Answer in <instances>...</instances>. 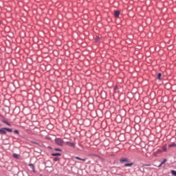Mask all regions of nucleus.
Listing matches in <instances>:
<instances>
[{
  "instance_id": "f03ea898",
  "label": "nucleus",
  "mask_w": 176,
  "mask_h": 176,
  "mask_svg": "<svg viewBox=\"0 0 176 176\" xmlns=\"http://www.w3.org/2000/svg\"><path fill=\"white\" fill-rule=\"evenodd\" d=\"M55 142L57 145H59V146H63V145L64 144V141L60 138H56L55 140Z\"/></svg>"
},
{
  "instance_id": "f3484780",
  "label": "nucleus",
  "mask_w": 176,
  "mask_h": 176,
  "mask_svg": "<svg viewBox=\"0 0 176 176\" xmlns=\"http://www.w3.org/2000/svg\"><path fill=\"white\" fill-rule=\"evenodd\" d=\"M55 151H56L58 152H61V149H60V148H55Z\"/></svg>"
},
{
  "instance_id": "7ed1b4c3",
  "label": "nucleus",
  "mask_w": 176,
  "mask_h": 176,
  "mask_svg": "<svg viewBox=\"0 0 176 176\" xmlns=\"http://www.w3.org/2000/svg\"><path fill=\"white\" fill-rule=\"evenodd\" d=\"M66 145H68V146H71L72 148H75V143L67 142Z\"/></svg>"
},
{
  "instance_id": "f8f14e48",
  "label": "nucleus",
  "mask_w": 176,
  "mask_h": 176,
  "mask_svg": "<svg viewBox=\"0 0 176 176\" xmlns=\"http://www.w3.org/2000/svg\"><path fill=\"white\" fill-rule=\"evenodd\" d=\"M168 146H169V148H173L174 146H176V145L175 143H173V144H169Z\"/></svg>"
},
{
  "instance_id": "2eb2a0df",
  "label": "nucleus",
  "mask_w": 176,
  "mask_h": 176,
  "mask_svg": "<svg viewBox=\"0 0 176 176\" xmlns=\"http://www.w3.org/2000/svg\"><path fill=\"white\" fill-rule=\"evenodd\" d=\"M58 160H60V158H58V157L54 158V162H58Z\"/></svg>"
},
{
  "instance_id": "1a4fd4ad",
  "label": "nucleus",
  "mask_w": 176,
  "mask_h": 176,
  "mask_svg": "<svg viewBox=\"0 0 176 176\" xmlns=\"http://www.w3.org/2000/svg\"><path fill=\"white\" fill-rule=\"evenodd\" d=\"M13 157H14V159H19V154L14 153V154H13Z\"/></svg>"
},
{
  "instance_id": "0eeeda50",
  "label": "nucleus",
  "mask_w": 176,
  "mask_h": 176,
  "mask_svg": "<svg viewBox=\"0 0 176 176\" xmlns=\"http://www.w3.org/2000/svg\"><path fill=\"white\" fill-rule=\"evenodd\" d=\"M52 156H61V153H52Z\"/></svg>"
},
{
  "instance_id": "ddd939ff",
  "label": "nucleus",
  "mask_w": 176,
  "mask_h": 176,
  "mask_svg": "<svg viewBox=\"0 0 176 176\" xmlns=\"http://www.w3.org/2000/svg\"><path fill=\"white\" fill-rule=\"evenodd\" d=\"M161 78H162V74H161V73H159V74H157V79H159V80H160Z\"/></svg>"
},
{
  "instance_id": "a211bd4d",
  "label": "nucleus",
  "mask_w": 176,
  "mask_h": 176,
  "mask_svg": "<svg viewBox=\"0 0 176 176\" xmlns=\"http://www.w3.org/2000/svg\"><path fill=\"white\" fill-rule=\"evenodd\" d=\"M4 123H6V124H7L8 126H10V124H9V122H4Z\"/></svg>"
},
{
  "instance_id": "423d86ee",
  "label": "nucleus",
  "mask_w": 176,
  "mask_h": 176,
  "mask_svg": "<svg viewBox=\"0 0 176 176\" xmlns=\"http://www.w3.org/2000/svg\"><path fill=\"white\" fill-rule=\"evenodd\" d=\"M133 165H134V163H133V162L129 163V164H125L124 167H131V166H133Z\"/></svg>"
},
{
  "instance_id": "20e7f679",
  "label": "nucleus",
  "mask_w": 176,
  "mask_h": 176,
  "mask_svg": "<svg viewBox=\"0 0 176 176\" xmlns=\"http://www.w3.org/2000/svg\"><path fill=\"white\" fill-rule=\"evenodd\" d=\"M119 14H120V11H119V10L115 11V12H114L115 17H119Z\"/></svg>"
},
{
  "instance_id": "6e6552de",
  "label": "nucleus",
  "mask_w": 176,
  "mask_h": 176,
  "mask_svg": "<svg viewBox=\"0 0 176 176\" xmlns=\"http://www.w3.org/2000/svg\"><path fill=\"white\" fill-rule=\"evenodd\" d=\"M75 159H76L77 160H82V162H86V159H82L79 157H76Z\"/></svg>"
},
{
  "instance_id": "412c9836",
  "label": "nucleus",
  "mask_w": 176,
  "mask_h": 176,
  "mask_svg": "<svg viewBox=\"0 0 176 176\" xmlns=\"http://www.w3.org/2000/svg\"><path fill=\"white\" fill-rule=\"evenodd\" d=\"M1 24H2V22H1V21H0V25H1Z\"/></svg>"
},
{
  "instance_id": "dca6fc26",
  "label": "nucleus",
  "mask_w": 176,
  "mask_h": 176,
  "mask_svg": "<svg viewBox=\"0 0 176 176\" xmlns=\"http://www.w3.org/2000/svg\"><path fill=\"white\" fill-rule=\"evenodd\" d=\"M166 162H167V160L164 159V161L162 162H161V164H164V163H166Z\"/></svg>"
},
{
  "instance_id": "aec40b11",
  "label": "nucleus",
  "mask_w": 176,
  "mask_h": 176,
  "mask_svg": "<svg viewBox=\"0 0 176 176\" xmlns=\"http://www.w3.org/2000/svg\"><path fill=\"white\" fill-rule=\"evenodd\" d=\"M163 165V164H160L159 166H158V167H162V166Z\"/></svg>"
},
{
  "instance_id": "9b49d317",
  "label": "nucleus",
  "mask_w": 176,
  "mask_h": 176,
  "mask_svg": "<svg viewBox=\"0 0 176 176\" xmlns=\"http://www.w3.org/2000/svg\"><path fill=\"white\" fill-rule=\"evenodd\" d=\"M100 41V37L97 36L95 38V42H96V43H98V42Z\"/></svg>"
},
{
  "instance_id": "4be33fe9",
  "label": "nucleus",
  "mask_w": 176,
  "mask_h": 176,
  "mask_svg": "<svg viewBox=\"0 0 176 176\" xmlns=\"http://www.w3.org/2000/svg\"><path fill=\"white\" fill-rule=\"evenodd\" d=\"M164 151H166V148H164Z\"/></svg>"
},
{
  "instance_id": "6ab92c4d",
  "label": "nucleus",
  "mask_w": 176,
  "mask_h": 176,
  "mask_svg": "<svg viewBox=\"0 0 176 176\" xmlns=\"http://www.w3.org/2000/svg\"><path fill=\"white\" fill-rule=\"evenodd\" d=\"M14 133H16V134H19V131L18 130H15Z\"/></svg>"
},
{
  "instance_id": "4468645a",
  "label": "nucleus",
  "mask_w": 176,
  "mask_h": 176,
  "mask_svg": "<svg viewBox=\"0 0 176 176\" xmlns=\"http://www.w3.org/2000/svg\"><path fill=\"white\" fill-rule=\"evenodd\" d=\"M29 166H30V167H31V168H32V170L35 169V167L34 166V164H29Z\"/></svg>"
},
{
  "instance_id": "39448f33",
  "label": "nucleus",
  "mask_w": 176,
  "mask_h": 176,
  "mask_svg": "<svg viewBox=\"0 0 176 176\" xmlns=\"http://www.w3.org/2000/svg\"><path fill=\"white\" fill-rule=\"evenodd\" d=\"M126 162H129V160H127V158H122L120 160V163H124Z\"/></svg>"
},
{
  "instance_id": "f257e3e1",
  "label": "nucleus",
  "mask_w": 176,
  "mask_h": 176,
  "mask_svg": "<svg viewBox=\"0 0 176 176\" xmlns=\"http://www.w3.org/2000/svg\"><path fill=\"white\" fill-rule=\"evenodd\" d=\"M6 131H8L9 133H12L13 131V129H9V128H2L0 129V134H6Z\"/></svg>"
},
{
  "instance_id": "9d476101",
  "label": "nucleus",
  "mask_w": 176,
  "mask_h": 176,
  "mask_svg": "<svg viewBox=\"0 0 176 176\" xmlns=\"http://www.w3.org/2000/svg\"><path fill=\"white\" fill-rule=\"evenodd\" d=\"M170 173H171L172 175L176 176V170H173L170 171Z\"/></svg>"
}]
</instances>
